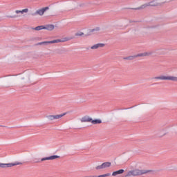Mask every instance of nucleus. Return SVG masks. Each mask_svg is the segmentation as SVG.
<instances>
[{
    "label": "nucleus",
    "instance_id": "1",
    "mask_svg": "<svg viewBox=\"0 0 177 177\" xmlns=\"http://www.w3.org/2000/svg\"><path fill=\"white\" fill-rule=\"evenodd\" d=\"M147 172H149V170L136 169L133 170L129 171L125 177L139 176V175H145V174H147Z\"/></svg>",
    "mask_w": 177,
    "mask_h": 177
},
{
    "label": "nucleus",
    "instance_id": "2",
    "mask_svg": "<svg viewBox=\"0 0 177 177\" xmlns=\"http://www.w3.org/2000/svg\"><path fill=\"white\" fill-rule=\"evenodd\" d=\"M167 2V0H153L148 3L144 4L141 6L142 9L147 8V6H161Z\"/></svg>",
    "mask_w": 177,
    "mask_h": 177
},
{
    "label": "nucleus",
    "instance_id": "3",
    "mask_svg": "<svg viewBox=\"0 0 177 177\" xmlns=\"http://www.w3.org/2000/svg\"><path fill=\"white\" fill-rule=\"evenodd\" d=\"M70 38L65 37L62 39H55L48 41H42L38 44V45H48V44H59V42H67V41H70Z\"/></svg>",
    "mask_w": 177,
    "mask_h": 177
},
{
    "label": "nucleus",
    "instance_id": "4",
    "mask_svg": "<svg viewBox=\"0 0 177 177\" xmlns=\"http://www.w3.org/2000/svg\"><path fill=\"white\" fill-rule=\"evenodd\" d=\"M155 80H161L162 81H164V80L174 81L175 82H177V77H175V76L161 75V76L155 77Z\"/></svg>",
    "mask_w": 177,
    "mask_h": 177
},
{
    "label": "nucleus",
    "instance_id": "5",
    "mask_svg": "<svg viewBox=\"0 0 177 177\" xmlns=\"http://www.w3.org/2000/svg\"><path fill=\"white\" fill-rule=\"evenodd\" d=\"M22 165L23 163L21 162H15L14 163H1L0 162V168H10L16 165Z\"/></svg>",
    "mask_w": 177,
    "mask_h": 177
},
{
    "label": "nucleus",
    "instance_id": "6",
    "mask_svg": "<svg viewBox=\"0 0 177 177\" xmlns=\"http://www.w3.org/2000/svg\"><path fill=\"white\" fill-rule=\"evenodd\" d=\"M67 113H64L59 115H49L47 116V118L49 121H55V120H59L62 118V117H64Z\"/></svg>",
    "mask_w": 177,
    "mask_h": 177
},
{
    "label": "nucleus",
    "instance_id": "7",
    "mask_svg": "<svg viewBox=\"0 0 177 177\" xmlns=\"http://www.w3.org/2000/svg\"><path fill=\"white\" fill-rule=\"evenodd\" d=\"M109 167H111V162H106L102 163L101 165H98L95 167V169H106V168H109Z\"/></svg>",
    "mask_w": 177,
    "mask_h": 177
},
{
    "label": "nucleus",
    "instance_id": "8",
    "mask_svg": "<svg viewBox=\"0 0 177 177\" xmlns=\"http://www.w3.org/2000/svg\"><path fill=\"white\" fill-rule=\"evenodd\" d=\"M16 17H21L24 13H28V8H25L21 10H15Z\"/></svg>",
    "mask_w": 177,
    "mask_h": 177
},
{
    "label": "nucleus",
    "instance_id": "9",
    "mask_svg": "<svg viewBox=\"0 0 177 177\" xmlns=\"http://www.w3.org/2000/svg\"><path fill=\"white\" fill-rule=\"evenodd\" d=\"M49 9L48 7L43 8L40 10H37L35 14H32V16H35V15H39V16H44V13L46 12Z\"/></svg>",
    "mask_w": 177,
    "mask_h": 177
},
{
    "label": "nucleus",
    "instance_id": "10",
    "mask_svg": "<svg viewBox=\"0 0 177 177\" xmlns=\"http://www.w3.org/2000/svg\"><path fill=\"white\" fill-rule=\"evenodd\" d=\"M57 158H60V156H57V155H54V156H51L49 157H46V158H42L41 159V161H46V160H56Z\"/></svg>",
    "mask_w": 177,
    "mask_h": 177
},
{
    "label": "nucleus",
    "instance_id": "11",
    "mask_svg": "<svg viewBox=\"0 0 177 177\" xmlns=\"http://www.w3.org/2000/svg\"><path fill=\"white\" fill-rule=\"evenodd\" d=\"M104 44L99 43V44H95V45L92 46L91 47V49H92L93 50H95L96 49H99V48H104Z\"/></svg>",
    "mask_w": 177,
    "mask_h": 177
},
{
    "label": "nucleus",
    "instance_id": "12",
    "mask_svg": "<svg viewBox=\"0 0 177 177\" xmlns=\"http://www.w3.org/2000/svg\"><path fill=\"white\" fill-rule=\"evenodd\" d=\"M80 121H81V122H91L92 121V118H91L88 115H86V116L82 117L80 119Z\"/></svg>",
    "mask_w": 177,
    "mask_h": 177
},
{
    "label": "nucleus",
    "instance_id": "13",
    "mask_svg": "<svg viewBox=\"0 0 177 177\" xmlns=\"http://www.w3.org/2000/svg\"><path fill=\"white\" fill-rule=\"evenodd\" d=\"M91 124H93V125H97V124H102V120L100 119H92L91 118Z\"/></svg>",
    "mask_w": 177,
    "mask_h": 177
},
{
    "label": "nucleus",
    "instance_id": "14",
    "mask_svg": "<svg viewBox=\"0 0 177 177\" xmlns=\"http://www.w3.org/2000/svg\"><path fill=\"white\" fill-rule=\"evenodd\" d=\"M44 30H48V31H53V30H55V26L46 25V26H44Z\"/></svg>",
    "mask_w": 177,
    "mask_h": 177
},
{
    "label": "nucleus",
    "instance_id": "15",
    "mask_svg": "<svg viewBox=\"0 0 177 177\" xmlns=\"http://www.w3.org/2000/svg\"><path fill=\"white\" fill-rule=\"evenodd\" d=\"M123 172H124V169H120L116 171H113L112 173V176H117V175H121Z\"/></svg>",
    "mask_w": 177,
    "mask_h": 177
},
{
    "label": "nucleus",
    "instance_id": "16",
    "mask_svg": "<svg viewBox=\"0 0 177 177\" xmlns=\"http://www.w3.org/2000/svg\"><path fill=\"white\" fill-rule=\"evenodd\" d=\"M150 55H151V53H140L138 54L137 56H136V57H143L145 56H150Z\"/></svg>",
    "mask_w": 177,
    "mask_h": 177
},
{
    "label": "nucleus",
    "instance_id": "17",
    "mask_svg": "<svg viewBox=\"0 0 177 177\" xmlns=\"http://www.w3.org/2000/svg\"><path fill=\"white\" fill-rule=\"evenodd\" d=\"M35 31H41V30H45L44 26H39L34 28Z\"/></svg>",
    "mask_w": 177,
    "mask_h": 177
},
{
    "label": "nucleus",
    "instance_id": "18",
    "mask_svg": "<svg viewBox=\"0 0 177 177\" xmlns=\"http://www.w3.org/2000/svg\"><path fill=\"white\" fill-rule=\"evenodd\" d=\"M75 37H84V33L82 31H78L75 33Z\"/></svg>",
    "mask_w": 177,
    "mask_h": 177
},
{
    "label": "nucleus",
    "instance_id": "19",
    "mask_svg": "<svg viewBox=\"0 0 177 177\" xmlns=\"http://www.w3.org/2000/svg\"><path fill=\"white\" fill-rule=\"evenodd\" d=\"M111 175V174L107 173V174H102V175H100V176H94L93 177H109Z\"/></svg>",
    "mask_w": 177,
    "mask_h": 177
},
{
    "label": "nucleus",
    "instance_id": "20",
    "mask_svg": "<svg viewBox=\"0 0 177 177\" xmlns=\"http://www.w3.org/2000/svg\"><path fill=\"white\" fill-rule=\"evenodd\" d=\"M95 31H100V28L96 27V28H94V29L90 30V32H95Z\"/></svg>",
    "mask_w": 177,
    "mask_h": 177
},
{
    "label": "nucleus",
    "instance_id": "21",
    "mask_svg": "<svg viewBox=\"0 0 177 177\" xmlns=\"http://www.w3.org/2000/svg\"><path fill=\"white\" fill-rule=\"evenodd\" d=\"M95 176H83V177H94Z\"/></svg>",
    "mask_w": 177,
    "mask_h": 177
},
{
    "label": "nucleus",
    "instance_id": "22",
    "mask_svg": "<svg viewBox=\"0 0 177 177\" xmlns=\"http://www.w3.org/2000/svg\"><path fill=\"white\" fill-rule=\"evenodd\" d=\"M129 59H133V57H130V58H129Z\"/></svg>",
    "mask_w": 177,
    "mask_h": 177
}]
</instances>
